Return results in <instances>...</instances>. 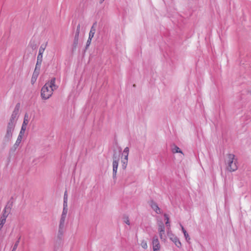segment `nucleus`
Returning a JSON list of instances; mask_svg holds the SVG:
<instances>
[{"mask_svg": "<svg viewBox=\"0 0 251 251\" xmlns=\"http://www.w3.org/2000/svg\"><path fill=\"white\" fill-rule=\"evenodd\" d=\"M152 209L157 214H161L162 211L160 208L158 207V205H151Z\"/></svg>", "mask_w": 251, "mask_h": 251, "instance_id": "nucleus-11", "label": "nucleus"}, {"mask_svg": "<svg viewBox=\"0 0 251 251\" xmlns=\"http://www.w3.org/2000/svg\"><path fill=\"white\" fill-rule=\"evenodd\" d=\"M38 76V75H34L33 73L31 78V81L33 82V78H35V80H36Z\"/></svg>", "mask_w": 251, "mask_h": 251, "instance_id": "nucleus-36", "label": "nucleus"}, {"mask_svg": "<svg viewBox=\"0 0 251 251\" xmlns=\"http://www.w3.org/2000/svg\"><path fill=\"white\" fill-rule=\"evenodd\" d=\"M17 148V146L15 147V145H14L10 149V151L12 152H14L16 150Z\"/></svg>", "mask_w": 251, "mask_h": 251, "instance_id": "nucleus-33", "label": "nucleus"}, {"mask_svg": "<svg viewBox=\"0 0 251 251\" xmlns=\"http://www.w3.org/2000/svg\"><path fill=\"white\" fill-rule=\"evenodd\" d=\"M124 222L128 225H130V222L127 217L125 216L124 217Z\"/></svg>", "mask_w": 251, "mask_h": 251, "instance_id": "nucleus-29", "label": "nucleus"}, {"mask_svg": "<svg viewBox=\"0 0 251 251\" xmlns=\"http://www.w3.org/2000/svg\"><path fill=\"white\" fill-rule=\"evenodd\" d=\"M11 205H6L4 209L2 211V214L1 216H4L5 218H7L8 215L11 212Z\"/></svg>", "mask_w": 251, "mask_h": 251, "instance_id": "nucleus-5", "label": "nucleus"}, {"mask_svg": "<svg viewBox=\"0 0 251 251\" xmlns=\"http://www.w3.org/2000/svg\"><path fill=\"white\" fill-rule=\"evenodd\" d=\"M129 153V148L128 147H126L125 148L124 151H123V154H128Z\"/></svg>", "mask_w": 251, "mask_h": 251, "instance_id": "nucleus-31", "label": "nucleus"}, {"mask_svg": "<svg viewBox=\"0 0 251 251\" xmlns=\"http://www.w3.org/2000/svg\"><path fill=\"white\" fill-rule=\"evenodd\" d=\"M159 233V236L160 239H163V235L165 234V230H162V231H161V230L158 231Z\"/></svg>", "mask_w": 251, "mask_h": 251, "instance_id": "nucleus-32", "label": "nucleus"}, {"mask_svg": "<svg viewBox=\"0 0 251 251\" xmlns=\"http://www.w3.org/2000/svg\"><path fill=\"white\" fill-rule=\"evenodd\" d=\"M152 245L153 251H160V245L158 239V237L156 235H155L153 237Z\"/></svg>", "mask_w": 251, "mask_h": 251, "instance_id": "nucleus-4", "label": "nucleus"}, {"mask_svg": "<svg viewBox=\"0 0 251 251\" xmlns=\"http://www.w3.org/2000/svg\"><path fill=\"white\" fill-rule=\"evenodd\" d=\"M65 196H66V192L65 193V194H64V204H65L67 203V199L65 198Z\"/></svg>", "mask_w": 251, "mask_h": 251, "instance_id": "nucleus-37", "label": "nucleus"}, {"mask_svg": "<svg viewBox=\"0 0 251 251\" xmlns=\"http://www.w3.org/2000/svg\"><path fill=\"white\" fill-rule=\"evenodd\" d=\"M164 217L166 220V225L167 226H170V225L169 222V217H168V215L166 214H165Z\"/></svg>", "mask_w": 251, "mask_h": 251, "instance_id": "nucleus-27", "label": "nucleus"}, {"mask_svg": "<svg viewBox=\"0 0 251 251\" xmlns=\"http://www.w3.org/2000/svg\"><path fill=\"white\" fill-rule=\"evenodd\" d=\"M94 34L95 33H93V32H89V37L90 39H92L94 36Z\"/></svg>", "mask_w": 251, "mask_h": 251, "instance_id": "nucleus-34", "label": "nucleus"}, {"mask_svg": "<svg viewBox=\"0 0 251 251\" xmlns=\"http://www.w3.org/2000/svg\"><path fill=\"white\" fill-rule=\"evenodd\" d=\"M41 64L38 65L37 63H36L35 68L34 71V75H38L40 73V67H41Z\"/></svg>", "mask_w": 251, "mask_h": 251, "instance_id": "nucleus-12", "label": "nucleus"}, {"mask_svg": "<svg viewBox=\"0 0 251 251\" xmlns=\"http://www.w3.org/2000/svg\"><path fill=\"white\" fill-rule=\"evenodd\" d=\"M226 163L227 164V169L229 171L234 172L237 170V159H235V155L233 154H227Z\"/></svg>", "mask_w": 251, "mask_h": 251, "instance_id": "nucleus-3", "label": "nucleus"}, {"mask_svg": "<svg viewBox=\"0 0 251 251\" xmlns=\"http://www.w3.org/2000/svg\"><path fill=\"white\" fill-rule=\"evenodd\" d=\"M248 93L251 95V90L249 91Z\"/></svg>", "mask_w": 251, "mask_h": 251, "instance_id": "nucleus-39", "label": "nucleus"}, {"mask_svg": "<svg viewBox=\"0 0 251 251\" xmlns=\"http://www.w3.org/2000/svg\"><path fill=\"white\" fill-rule=\"evenodd\" d=\"M22 139V137H21V135L18 136L17 140L15 142V143L14 144V145L15 147L16 146L18 147L19 146L21 142Z\"/></svg>", "mask_w": 251, "mask_h": 251, "instance_id": "nucleus-20", "label": "nucleus"}, {"mask_svg": "<svg viewBox=\"0 0 251 251\" xmlns=\"http://www.w3.org/2000/svg\"><path fill=\"white\" fill-rule=\"evenodd\" d=\"M118 164L119 161H113V177L114 179L116 177V174L117 172Z\"/></svg>", "mask_w": 251, "mask_h": 251, "instance_id": "nucleus-7", "label": "nucleus"}, {"mask_svg": "<svg viewBox=\"0 0 251 251\" xmlns=\"http://www.w3.org/2000/svg\"><path fill=\"white\" fill-rule=\"evenodd\" d=\"M121 151L122 149L120 147L119 148V151L118 152L115 150L113 151V154L112 156L113 161H119Z\"/></svg>", "mask_w": 251, "mask_h": 251, "instance_id": "nucleus-6", "label": "nucleus"}, {"mask_svg": "<svg viewBox=\"0 0 251 251\" xmlns=\"http://www.w3.org/2000/svg\"><path fill=\"white\" fill-rule=\"evenodd\" d=\"M68 205H64V207L63 209V212L61 215L65 216H66L67 214L68 213V208H67Z\"/></svg>", "mask_w": 251, "mask_h": 251, "instance_id": "nucleus-21", "label": "nucleus"}, {"mask_svg": "<svg viewBox=\"0 0 251 251\" xmlns=\"http://www.w3.org/2000/svg\"><path fill=\"white\" fill-rule=\"evenodd\" d=\"M141 246L144 249H146L148 248V245H147V242L146 241H145V240H143L141 242Z\"/></svg>", "mask_w": 251, "mask_h": 251, "instance_id": "nucleus-25", "label": "nucleus"}, {"mask_svg": "<svg viewBox=\"0 0 251 251\" xmlns=\"http://www.w3.org/2000/svg\"><path fill=\"white\" fill-rule=\"evenodd\" d=\"M25 130H26V127H24V126H22L21 130L20 131V133H19V134L18 136H20L21 135V137L23 138V136L24 135V133L25 132Z\"/></svg>", "mask_w": 251, "mask_h": 251, "instance_id": "nucleus-24", "label": "nucleus"}, {"mask_svg": "<svg viewBox=\"0 0 251 251\" xmlns=\"http://www.w3.org/2000/svg\"><path fill=\"white\" fill-rule=\"evenodd\" d=\"M180 226L181 227V229H182V231L184 234V235L185 236V239L188 241L189 240H190V238L188 234V233L187 232V231H186V230L184 229V227L181 225H180Z\"/></svg>", "mask_w": 251, "mask_h": 251, "instance_id": "nucleus-13", "label": "nucleus"}, {"mask_svg": "<svg viewBox=\"0 0 251 251\" xmlns=\"http://www.w3.org/2000/svg\"><path fill=\"white\" fill-rule=\"evenodd\" d=\"M6 218L4 216H1L0 218V226L3 227L4 224L5 223Z\"/></svg>", "mask_w": 251, "mask_h": 251, "instance_id": "nucleus-19", "label": "nucleus"}, {"mask_svg": "<svg viewBox=\"0 0 251 251\" xmlns=\"http://www.w3.org/2000/svg\"><path fill=\"white\" fill-rule=\"evenodd\" d=\"M66 216L61 215L60 220V223H59V232H60L61 234H62V229H63L64 227V223L66 219Z\"/></svg>", "mask_w": 251, "mask_h": 251, "instance_id": "nucleus-8", "label": "nucleus"}, {"mask_svg": "<svg viewBox=\"0 0 251 251\" xmlns=\"http://www.w3.org/2000/svg\"><path fill=\"white\" fill-rule=\"evenodd\" d=\"M172 152L173 153H182V151L176 145H174V148H172Z\"/></svg>", "mask_w": 251, "mask_h": 251, "instance_id": "nucleus-17", "label": "nucleus"}, {"mask_svg": "<svg viewBox=\"0 0 251 251\" xmlns=\"http://www.w3.org/2000/svg\"><path fill=\"white\" fill-rule=\"evenodd\" d=\"M104 0H100V3H102Z\"/></svg>", "mask_w": 251, "mask_h": 251, "instance_id": "nucleus-38", "label": "nucleus"}, {"mask_svg": "<svg viewBox=\"0 0 251 251\" xmlns=\"http://www.w3.org/2000/svg\"><path fill=\"white\" fill-rule=\"evenodd\" d=\"M96 26H97V22H96L93 24V25L90 29V31L91 32H93V33H95Z\"/></svg>", "mask_w": 251, "mask_h": 251, "instance_id": "nucleus-22", "label": "nucleus"}, {"mask_svg": "<svg viewBox=\"0 0 251 251\" xmlns=\"http://www.w3.org/2000/svg\"><path fill=\"white\" fill-rule=\"evenodd\" d=\"M28 123V115L26 114L25 115L24 121L22 126H24L26 128V126Z\"/></svg>", "mask_w": 251, "mask_h": 251, "instance_id": "nucleus-15", "label": "nucleus"}, {"mask_svg": "<svg viewBox=\"0 0 251 251\" xmlns=\"http://www.w3.org/2000/svg\"><path fill=\"white\" fill-rule=\"evenodd\" d=\"M2 226H0V230H1V229L2 228Z\"/></svg>", "mask_w": 251, "mask_h": 251, "instance_id": "nucleus-40", "label": "nucleus"}, {"mask_svg": "<svg viewBox=\"0 0 251 251\" xmlns=\"http://www.w3.org/2000/svg\"><path fill=\"white\" fill-rule=\"evenodd\" d=\"M127 162H128V161H127V160H126V161L125 160H122V168L123 169H125L126 168V166L127 165Z\"/></svg>", "mask_w": 251, "mask_h": 251, "instance_id": "nucleus-26", "label": "nucleus"}, {"mask_svg": "<svg viewBox=\"0 0 251 251\" xmlns=\"http://www.w3.org/2000/svg\"><path fill=\"white\" fill-rule=\"evenodd\" d=\"M20 107V104L19 103H18L16 105L10 118L9 121L6 127V132L3 138V141L5 142H8L10 141L12 138L13 132L14 130L17 123V120L18 118Z\"/></svg>", "mask_w": 251, "mask_h": 251, "instance_id": "nucleus-1", "label": "nucleus"}, {"mask_svg": "<svg viewBox=\"0 0 251 251\" xmlns=\"http://www.w3.org/2000/svg\"><path fill=\"white\" fill-rule=\"evenodd\" d=\"M91 40H92V39L88 38L87 41V43H86V46H85V49H87V48L89 47V46H90V44H91Z\"/></svg>", "mask_w": 251, "mask_h": 251, "instance_id": "nucleus-28", "label": "nucleus"}, {"mask_svg": "<svg viewBox=\"0 0 251 251\" xmlns=\"http://www.w3.org/2000/svg\"><path fill=\"white\" fill-rule=\"evenodd\" d=\"M55 78L52 77L50 82H47L42 88L41 96L43 99H49L53 94V91L57 88L55 84Z\"/></svg>", "mask_w": 251, "mask_h": 251, "instance_id": "nucleus-2", "label": "nucleus"}, {"mask_svg": "<svg viewBox=\"0 0 251 251\" xmlns=\"http://www.w3.org/2000/svg\"><path fill=\"white\" fill-rule=\"evenodd\" d=\"M42 58H43V54L41 53H39L37 56V62L38 65H40L42 64Z\"/></svg>", "mask_w": 251, "mask_h": 251, "instance_id": "nucleus-16", "label": "nucleus"}, {"mask_svg": "<svg viewBox=\"0 0 251 251\" xmlns=\"http://www.w3.org/2000/svg\"><path fill=\"white\" fill-rule=\"evenodd\" d=\"M78 44V39L75 38L74 39L73 43L72 45V52H74L76 49Z\"/></svg>", "mask_w": 251, "mask_h": 251, "instance_id": "nucleus-10", "label": "nucleus"}, {"mask_svg": "<svg viewBox=\"0 0 251 251\" xmlns=\"http://www.w3.org/2000/svg\"><path fill=\"white\" fill-rule=\"evenodd\" d=\"M20 239H21V237H19L18 239V240L16 242V243H15L14 246L13 247V249H12V251H16V250L17 249V247H18V246L19 245Z\"/></svg>", "mask_w": 251, "mask_h": 251, "instance_id": "nucleus-18", "label": "nucleus"}, {"mask_svg": "<svg viewBox=\"0 0 251 251\" xmlns=\"http://www.w3.org/2000/svg\"><path fill=\"white\" fill-rule=\"evenodd\" d=\"M124 155V159H123L124 160H125L126 161H128V154H123Z\"/></svg>", "mask_w": 251, "mask_h": 251, "instance_id": "nucleus-35", "label": "nucleus"}, {"mask_svg": "<svg viewBox=\"0 0 251 251\" xmlns=\"http://www.w3.org/2000/svg\"><path fill=\"white\" fill-rule=\"evenodd\" d=\"M45 47H44L43 46V45H42L40 47V49H39V53H41L42 54H43L44 53V51L45 50Z\"/></svg>", "mask_w": 251, "mask_h": 251, "instance_id": "nucleus-30", "label": "nucleus"}, {"mask_svg": "<svg viewBox=\"0 0 251 251\" xmlns=\"http://www.w3.org/2000/svg\"><path fill=\"white\" fill-rule=\"evenodd\" d=\"M80 24H78L76 27V29L75 37H74L75 38L79 39V33H80Z\"/></svg>", "mask_w": 251, "mask_h": 251, "instance_id": "nucleus-14", "label": "nucleus"}, {"mask_svg": "<svg viewBox=\"0 0 251 251\" xmlns=\"http://www.w3.org/2000/svg\"><path fill=\"white\" fill-rule=\"evenodd\" d=\"M170 238L171 240L172 241L175 243V244L176 245V247H177L178 248L181 247V244L179 240L176 236L174 235H172L170 237Z\"/></svg>", "mask_w": 251, "mask_h": 251, "instance_id": "nucleus-9", "label": "nucleus"}, {"mask_svg": "<svg viewBox=\"0 0 251 251\" xmlns=\"http://www.w3.org/2000/svg\"><path fill=\"white\" fill-rule=\"evenodd\" d=\"M158 231L161 230V231H162V230H165V226L163 223V222H161L158 224Z\"/></svg>", "mask_w": 251, "mask_h": 251, "instance_id": "nucleus-23", "label": "nucleus"}]
</instances>
